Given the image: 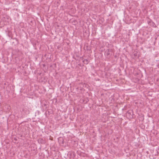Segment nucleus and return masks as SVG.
Returning a JSON list of instances; mask_svg holds the SVG:
<instances>
[{"instance_id": "obj_1", "label": "nucleus", "mask_w": 159, "mask_h": 159, "mask_svg": "<svg viewBox=\"0 0 159 159\" xmlns=\"http://www.w3.org/2000/svg\"><path fill=\"white\" fill-rule=\"evenodd\" d=\"M112 51V49H107L105 52V55L107 58H109L111 55V53Z\"/></svg>"}, {"instance_id": "obj_2", "label": "nucleus", "mask_w": 159, "mask_h": 159, "mask_svg": "<svg viewBox=\"0 0 159 159\" xmlns=\"http://www.w3.org/2000/svg\"><path fill=\"white\" fill-rule=\"evenodd\" d=\"M23 111L26 114H29L30 112L29 108L27 106L25 107H24L23 110Z\"/></svg>"}, {"instance_id": "obj_3", "label": "nucleus", "mask_w": 159, "mask_h": 159, "mask_svg": "<svg viewBox=\"0 0 159 159\" xmlns=\"http://www.w3.org/2000/svg\"><path fill=\"white\" fill-rule=\"evenodd\" d=\"M58 142L60 144H63L64 143V140L62 138H60L59 139Z\"/></svg>"}, {"instance_id": "obj_4", "label": "nucleus", "mask_w": 159, "mask_h": 159, "mask_svg": "<svg viewBox=\"0 0 159 159\" xmlns=\"http://www.w3.org/2000/svg\"><path fill=\"white\" fill-rule=\"evenodd\" d=\"M131 115V116L129 115V117L131 118V117L132 118L133 117V112L132 111H128L127 115Z\"/></svg>"}, {"instance_id": "obj_5", "label": "nucleus", "mask_w": 159, "mask_h": 159, "mask_svg": "<svg viewBox=\"0 0 159 159\" xmlns=\"http://www.w3.org/2000/svg\"><path fill=\"white\" fill-rule=\"evenodd\" d=\"M38 141L39 143H40L42 144H44L45 143V140L42 139H39Z\"/></svg>"}, {"instance_id": "obj_6", "label": "nucleus", "mask_w": 159, "mask_h": 159, "mask_svg": "<svg viewBox=\"0 0 159 159\" xmlns=\"http://www.w3.org/2000/svg\"><path fill=\"white\" fill-rule=\"evenodd\" d=\"M83 62L84 64H87L88 63L89 61H88V60L85 59H84L83 61Z\"/></svg>"}]
</instances>
